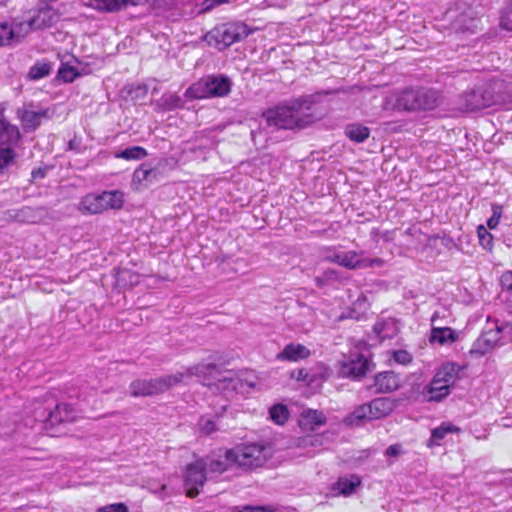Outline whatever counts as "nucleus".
Here are the masks:
<instances>
[{
  "label": "nucleus",
  "mask_w": 512,
  "mask_h": 512,
  "mask_svg": "<svg viewBox=\"0 0 512 512\" xmlns=\"http://www.w3.org/2000/svg\"><path fill=\"white\" fill-rule=\"evenodd\" d=\"M235 466L242 470H254L262 467L272 456L270 446L259 443L241 444L232 448Z\"/></svg>",
  "instance_id": "nucleus-3"
},
{
  "label": "nucleus",
  "mask_w": 512,
  "mask_h": 512,
  "mask_svg": "<svg viewBox=\"0 0 512 512\" xmlns=\"http://www.w3.org/2000/svg\"><path fill=\"white\" fill-rule=\"evenodd\" d=\"M403 453H404V450H403L402 445L399 444V443H396V444L390 445L385 450L384 454H385L386 457H389V458H397L400 455H402Z\"/></svg>",
  "instance_id": "nucleus-42"
},
{
  "label": "nucleus",
  "mask_w": 512,
  "mask_h": 512,
  "mask_svg": "<svg viewBox=\"0 0 512 512\" xmlns=\"http://www.w3.org/2000/svg\"><path fill=\"white\" fill-rule=\"evenodd\" d=\"M450 392V387L448 384L443 382L435 383V378L433 377L432 381L427 387V393L429 400L440 401L444 397H446Z\"/></svg>",
  "instance_id": "nucleus-30"
},
{
  "label": "nucleus",
  "mask_w": 512,
  "mask_h": 512,
  "mask_svg": "<svg viewBox=\"0 0 512 512\" xmlns=\"http://www.w3.org/2000/svg\"><path fill=\"white\" fill-rule=\"evenodd\" d=\"M374 332L377 334L380 340L391 338L395 332V326L391 322L378 321L374 325Z\"/></svg>",
  "instance_id": "nucleus-32"
},
{
  "label": "nucleus",
  "mask_w": 512,
  "mask_h": 512,
  "mask_svg": "<svg viewBox=\"0 0 512 512\" xmlns=\"http://www.w3.org/2000/svg\"><path fill=\"white\" fill-rule=\"evenodd\" d=\"M368 368V361L362 355H355L348 360L342 361L340 373L347 377H361L365 375Z\"/></svg>",
  "instance_id": "nucleus-16"
},
{
  "label": "nucleus",
  "mask_w": 512,
  "mask_h": 512,
  "mask_svg": "<svg viewBox=\"0 0 512 512\" xmlns=\"http://www.w3.org/2000/svg\"><path fill=\"white\" fill-rule=\"evenodd\" d=\"M311 355L309 348L300 343H289L277 354L280 361L297 362L308 358Z\"/></svg>",
  "instance_id": "nucleus-18"
},
{
  "label": "nucleus",
  "mask_w": 512,
  "mask_h": 512,
  "mask_svg": "<svg viewBox=\"0 0 512 512\" xmlns=\"http://www.w3.org/2000/svg\"><path fill=\"white\" fill-rule=\"evenodd\" d=\"M300 308H301V314H303L305 316H308L310 318L307 322L299 323V326L305 327L307 324H311L312 323L313 311L308 306H301Z\"/></svg>",
  "instance_id": "nucleus-48"
},
{
  "label": "nucleus",
  "mask_w": 512,
  "mask_h": 512,
  "mask_svg": "<svg viewBox=\"0 0 512 512\" xmlns=\"http://www.w3.org/2000/svg\"><path fill=\"white\" fill-rule=\"evenodd\" d=\"M70 148H74V145H72V142H69Z\"/></svg>",
  "instance_id": "nucleus-58"
},
{
  "label": "nucleus",
  "mask_w": 512,
  "mask_h": 512,
  "mask_svg": "<svg viewBox=\"0 0 512 512\" xmlns=\"http://www.w3.org/2000/svg\"><path fill=\"white\" fill-rule=\"evenodd\" d=\"M307 455H308L309 457H313V456L315 455V453H314V452H312V453H311V452H308V454H307Z\"/></svg>",
  "instance_id": "nucleus-57"
},
{
  "label": "nucleus",
  "mask_w": 512,
  "mask_h": 512,
  "mask_svg": "<svg viewBox=\"0 0 512 512\" xmlns=\"http://www.w3.org/2000/svg\"><path fill=\"white\" fill-rule=\"evenodd\" d=\"M436 93L425 89L407 88L396 94L395 107L399 110H426L437 105Z\"/></svg>",
  "instance_id": "nucleus-6"
},
{
  "label": "nucleus",
  "mask_w": 512,
  "mask_h": 512,
  "mask_svg": "<svg viewBox=\"0 0 512 512\" xmlns=\"http://www.w3.org/2000/svg\"><path fill=\"white\" fill-rule=\"evenodd\" d=\"M181 375H164L150 380H137L130 386V393L134 396H152L163 393L179 384Z\"/></svg>",
  "instance_id": "nucleus-8"
},
{
  "label": "nucleus",
  "mask_w": 512,
  "mask_h": 512,
  "mask_svg": "<svg viewBox=\"0 0 512 512\" xmlns=\"http://www.w3.org/2000/svg\"><path fill=\"white\" fill-rule=\"evenodd\" d=\"M46 176V170L42 167H39V168H36V169H33L32 172H31V177H32V180H36V179H43L45 178Z\"/></svg>",
  "instance_id": "nucleus-49"
},
{
  "label": "nucleus",
  "mask_w": 512,
  "mask_h": 512,
  "mask_svg": "<svg viewBox=\"0 0 512 512\" xmlns=\"http://www.w3.org/2000/svg\"><path fill=\"white\" fill-rule=\"evenodd\" d=\"M79 75L78 70L68 64H62L57 73V77L65 83L73 82Z\"/></svg>",
  "instance_id": "nucleus-35"
},
{
  "label": "nucleus",
  "mask_w": 512,
  "mask_h": 512,
  "mask_svg": "<svg viewBox=\"0 0 512 512\" xmlns=\"http://www.w3.org/2000/svg\"><path fill=\"white\" fill-rule=\"evenodd\" d=\"M17 117L25 131H34L40 126L41 120L48 117V112L47 110L31 111L19 108L17 110Z\"/></svg>",
  "instance_id": "nucleus-19"
},
{
  "label": "nucleus",
  "mask_w": 512,
  "mask_h": 512,
  "mask_svg": "<svg viewBox=\"0 0 512 512\" xmlns=\"http://www.w3.org/2000/svg\"><path fill=\"white\" fill-rule=\"evenodd\" d=\"M33 29L32 25H30V20L28 22H20L10 26V30H17V35H15V42H18L20 39L24 38L28 32Z\"/></svg>",
  "instance_id": "nucleus-38"
},
{
  "label": "nucleus",
  "mask_w": 512,
  "mask_h": 512,
  "mask_svg": "<svg viewBox=\"0 0 512 512\" xmlns=\"http://www.w3.org/2000/svg\"><path fill=\"white\" fill-rule=\"evenodd\" d=\"M502 327L495 321V326L485 330L474 342L471 353L485 355L492 351L500 339Z\"/></svg>",
  "instance_id": "nucleus-12"
},
{
  "label": "nucleus",
  "mask_w": 512,
  "mask_h": 512,
  "mask_svg": "<svg viewBox=\"0 0 512 512\" xmlns=\"http://www.w3.org/2000/svg\"><path fill=\"white\" fill-rule=\"evenodd\" d=\"M314 101L311 96H301L263 113L267 124L277 129L305 128L312 123L310 110Z\"/></svg>",
  "instance_id": "nucleus-1"
},
{
  "label": "nucleus",
  "mask_w": 512,
  "mask_h": 512,
  "mask_svg": "<svg viewBox=\"0 0 512 512\" xmlns=\"http://www.w3.org/2000/svg\"><path fill=\"white\" fill-rule=\"evenodd\" d=\"M477 235L481 246L485 249L490 250L492 248V234L483 225H480L477 228Z\"/></svg>",
  "instance_id": "nucleus-36"
},
{
  "label": "nucleus",
  "mask_w": 512,
  "mask_h": 512,
  "mask_svg": "<svg viewBox=\"0 0 512 512\" xmlns=\"http://www.w3.org/2000/svg\"><path fill=\"white\" fill-rule=\"evenodd\" d=\"M232 449L207 457L204 462L209 473H223L235 465L234 455L230 454Z\"/></svg>",
  "instance_id": "nucleus-15"
},
{
  "label": "nucleus",
  "mask_w": 512,
  "mask_h": 512,
  "mask_svg": "<svg viewBox=\"0 0 512 512\" xmlns=\"http://www.w3.org/2000/svg\"><path fill=\"white\" fill-rule=\"evenodd\" d=\"M337 265L344 267L349 270L366 269L374 266L375 264H381V260L378 258L370 259L364 257L363 251H341L337 258Z\"/></svg>",
  "instance_id": "nucleus-11"
},
{
  "label": "nucleus",
  "mask_w": 512,
  "mask_h": 512,
  "mask_svg": "<svg viewBox=\"0 0 512 512\" xmlns=\"http://www.w3.org/2000/svg\"><path fill=\"white\" fill-rule=\"evenodd\" d=\"M458 339V334L450 327H433L429 340L440 345L452 344Z\"/></svg>",
  "instance_id": "nucleus-25"
},
{
  "label": "nucleus",
  "mask_w": 512,
  "mask_h": 512,
  "mask_svg": "<svg viewBox=\"0 0 512 512\" xmlns=\"http://www.w3.org/2000/svg\"><path fill=\"white\" fill-rule=\"evenodd\" d=\"M393 359L402 365H406L412 361V356L406 350H397L393 353Z\"/></svg>",
  "instance_id": "nucleus-40"
},
{
  "label": "nucleus",
  "mask_w": 512,
  "mask_h": 512,
  "mask_svg": "<svg viewBox=\"0 0 512 512\" xmlns=\"http://www.w3.org/2000/svg\"><path fill=\"white\" fill-rule=\"evenodd\" d=\"M500 24L504 29L512 31V4L503 12Z\"/></svg>",
  "instance_id": "nucleus-39"
},
{
  "label": "nucleus",
  "mask_w": 512,
  "mask_h": 512,
  "mask_svg": "<svg viewBox=\"0 0 512 512\" xmlns=\"http://www.w3.org/2000/svg\"><path fill=\"white\" fill-rule=\"evenodd\" d=\"M462 106L467 111H476L491 106L494 101L492 95L482 88L474 89L462 96Z\"/></svg>",
  "instance_id": "nucleus-13"
},
{
  "label": "nucleus",
  "mask_w": 512,
  "mask_h": 512,
  "mask_svg": "<svg viewBox=\"0 0 512 512\" xmlns=\"http://www.w3.org/2000/svg\"><path fill=\"white\" fill-rule=\"evenodd\" d=\"M244 510L246 512H276V509L272 506H246Z\"/></svg>",
  "instance_id": "nucleus-47"
},
{
  "label": "nucleus",
  "mask_w": 512,
  "mask_h": 512,
  "mask_svg": "<svg viewBox=\"0 0 512 512\" xmlns=\"http://www.w3.org/2000/svg\"><path fill=\"white\" fill-rule=\"evenodd\" d=\"M144 148L139 146L130 147V159H141L146 156Z\"/></svg>",
  "instance_id": "nucleus-44"
},
{
  "label": "nucleus",
  "mask_w": 512,
  "mask_h": 512,
  "mask_svg": "<svg viewBox=\"0 0 512 512\" xmlns=\"http://www.w3.org/2000/svg\"><path fill=\"white\" fill-rule=\"evenodd\" d=\"M115 156L117 158H123V159L128 160V148H125L121 152L117 153Z\"/></svg>",
  "instance_id": "nucleus-54"
},
{
  "label": "nucleus",
  "mask_w": 512,
  "mask_h": 512,
  "mask_svg": "<svg viewBox=\"0 0 512 512\" xmlns=\"http://www.w3.org/2000/svg\"><path fill=\"white\" fill-rule=\"evenodd\" d=\"M148 174V170L138 169L134 172L133 177L134 179L141 180L142 178H146Z\"/></svg>",
  "instance_id": "nucleus-51"
},
{
  "label": "nucleus",
  "mask_w": 512,
  "mask_h": 512,
  "mask_svg": "<svg viewBox=\"0 0 512 512\" xmlns=\"http://www.w3.org/2000/svg\"><path fill=\"white\" fill-rule=\"evenodd\" d=\"M206 471L204 459H199L187 465L184 474V487L188 497L194 498L199 494V489L203 487L206 481Z\"/></svg>",
  "instance_id": "nucleus-9"
},
{
  "label": "nucleus",
  "mask_w": 512,
  "mask_h": 512,
  "mask_svg": "<svg viewBox=\"0 0 512 512\" xmlns=\"http://www.w3.org/2000/svg\"><path fill=\"white\" fill-rule=\"evenodd\" d=\"M307 441H309L311 447L317 448L323 446L324 437L323 435L307 436Z\"/></svg>",
  "instance_id": "nucleus-46"
},
{
  "label": "nucleus",
  "mask_w": 512,
  "mask_h": 512,
  "mask_svg": "<svg viewBox=\"0 0 512 512\" xmlns=\"http://www.w3.org/2000/svg\"><path fill=\"white\" fill-rule=\"evenodd\" d=\"M345 134L350 140L362 143L369 137L370 130L361 124H350L346 127Z\"/></svg>",
  "instance_id": "nucleus-29"
},
{
  "label": "nucleus",
  "mask_w": 512,
  "mask_h": 512,
  "mask_svg": "<svg viewBox=\"0 0 512 512\" xmlns=\"http://www.w3.org/2000/svg\"><path fill=\"white\" fill-rule=\"evenodd\" d=\"M15 35H17V30H10V25L6 22L0 23V47L15 42Z\"/></svg>",
  "instance_id": "nucleus-34"
},
{
  "label": "nucleus",
  "mask_w": 512,
  "mask_h": 512,
  "mask_svg": "<svg viewBox=\"0 0 512 512\" xmlns=\"http://www.w3.org/2000/svg\"><path fill=\"white\" fill-rule=\"evenodd\" d=\"M231 90V81L223 75H208L192 84L186 91V95L194 99H206L211 97H224Z\"/></svg>",
  "instance_id": "nucleus-5"
},
{
  "label": "nucleus",
  "mask_w": 512,
  "mask_h": 512,
  "mask_svg": "<svg viewBox=\"0 0 512 512\" xmlns=\"http://www.w3.org/2000/svg\"><path fill=\"white\" fill-rule=\"evenodd\" d=\"M21 139L19 128L9 121L0 123V147L13 148Z\"/></svg>",
  "instance_id": "nucleus-21"
},
{
  "label": "nucleus",
  "mask_w": 512,
  "mask_h": 512,
  "mask_svg": "<svg viewBox=\"0 0 512 512\" xmlns=\"http://www.w3.org/2000/svg\"><path fill=\"white\" fill-rule=\"evenodd\" d=\"M461 429L451 422H443L440 426L431 430V436L427 440V447L432 448L439 446L441 440H443L449 433H459Z\"/></svg>",
  "instance_id": "nucleus-24"
},
{
  "label": "nucleus",
  "mask_w": 512,
  "mask_h": 512,
  "mask_svg": "<svg viewBox=\"0 0 512 512\" xmlns=\"http://www.w3.org/2000/svg\"><path fill=\"white\" fill-rule=\"evenodd\" d=\"M4 113H5V107L2 104H0V123H4V122L8 121L5 118Z\"/></svg>",
  "instance_id": "nucleus-55"
},
{
  "label": "nucleus",
  "mask_w": 512,
  "mask_h": 512,
  "mask_svg": "<svg viewBox=\"0 0 512 512\" xmlns=\"http://www.w3.org/2000/svg\"><path fill=\"white\" fill-rule=\"evenodd\" d=\"M200 429L202 433L206 435H210L214 431H216V424L211 419H201L200 421Z\"/></svg>",
  "instance_id": "nucleus-43"
},
{
  "label": "nucleus",
  "mask_w": 512,
  "mask_h": 512,
  "mask_svg": "<svg viewBox=\"0 0 512 512\" xmlns=\"http://www.w3.org/2000/svg\"><path fill=\"white\" fill-rule=\"evenodd\" d=\"M15 152L11 147H0V175L5 174L7 169L15 161Z\"/></svg>",
  "instance_id": "nucleus-31"
},
{
  "label": "nucleus",
  "mask_w": 512,
  "mask_h": 512,
  "mask_svg": "<svg viewBox=\"0 0 512 512\" xmlns=\"http://www.w3.org/2000/svg\"><path fill=\"white\" fill-rule=\"evenodd\" d=\"M60 20V14L51 6H46L37 11L30 19L33 29H45L53 26Z\"/></svg>",
  "instance_id": "nucleus-17"
},
{
  "label": "nucleus",
  "mask_w": 512,
  "mask_h": 512,
  "mask_svg": "<svg viewBox=\"0 0 512 512\" xmlns=\"http://www.w3.org/2000/svg\"><path fill=\"white\" fill-rule=\"evenodd\" d=\"M174 375H181L179 383H181L184 379L191 378L193 376L206 379L208 376L219 375L215 385L218 390H222L225 394L230 391L244 393L247 392L246 388L254 387V383L249 382L247 379L241 378L233 371H226L223 373V375H221L220 371L214 363H198L194 366L186 367Z\"/></svg>",
  "instance_id": "nucleus-2"
},
{
  "label": "nucleus",
  "mask_w": 512,
  "mask_h": 512,
  "mask_svg": "<svg viewBox=\"0 0 512 512\" xmlns=\"http://www.w3.org/2000/svg\"><path fill=\"white\" fill-rule=\"evenodd\" d=\"M53 64L49 61H36L29 69L27 79L37 81L49 76L52 72Z\"/></svg>",
  "instance_id": "nucleus-28"
},
{
  "label": "nucleus",
  "mask_w": 512,
  "mask_h": 512,
  "mask_svg": "<svg viewBox=\"0 0 512 512\" xmlns=\"http://www.w3.org/2000/svg\"><path fill=\"white\" fill-rule=\"evenodd\" d=\"M288 416V409L285 405L277 404L270 409V418L276 424H284L287 421Z\"/></svg>",
  "instance_id": "nucleus-33"
},
{
  "label": "nucleus",
  "mask_w": 512,
  "mask_h": 512,
  "mask_svg": "<svg viewBox=\"0 0 512 512\" xmlns=\"http://www.w3.org/2000/svg\"><path fill=\"white\" fill-rule=\"evenodd\" d=\"M124 202V193L118 190L89 193L81 198L78 210L84 215L100 214L108 209H119Z\"/></svg>",
  "instance_id": "nucleus-4"
},
{
  "label": "nucleus",
  "mask_w": 512,
  "mask_h": 512,
  "mask_svg": "<svg viewBox=\"0 0 512 512\" xmlns=\"http://www.w3.org/2000/svg\"><path fill=\"white\" fill-rule=\"evenodd\" d=\"M96 512H128V507L124 503H114L100 507Z\"/></svg>",
  "instance_id": "nucleus-41"
},
{
  "label": "nucleus",
  "mask_w": 512,
  "mask_h": 512,
  "mask_svg": "<svg viewBox=\"0 0 512 512\" xmlns=\"http://www.w3.org/2000/svg\"><path fill=\"white\" fill-rule=\"evenodd\" d=\"M500 220V214H497L496 211H494L493 215L487 220V226L490 229H494L499 224Z\"/></svg>",
  "instance_id": "nucleus-50"
},
{
  "label": "nucleus",
  "mask_w": 512,
  "mask_h": 512,
  "mask_svg": "<svg viewBox=\"0 0 512 512\" xmlns=\"http://www.w3.org/2000/svg\"><path fill=\"white\" fill-rule=\"evenodd\" d=\"M303 373H304V371H303V370H300V371H299L298 379H300V378H303V379H304V378L306 377V375L304 376V375H303Z\"/></svg>",
  "instance_id": "nucleus-56"
},
{
  "label": "nucleus",
  "mask_w": 512,
  "mask_h": 512,
  "mask_svg": "<svg viewBox=\"0 0 512 512\" xmlns=\"http://www.w3.org/2000/svg\"><path fill=\"white\" fill-rule=\"evenodd\" d=\"M375 386L380 392H392L399 388L400 378L392 371H385L376 375Z\"/></svg>",
  "instance_id": "nucleus-22"
},
{
  "label": "nucleus",
  "mask_w": 512,
  "mask_h": 512,
  "mask_svg": "<svg viewBox=\"0 0 512 512\" xmlns=\"http://www.w3.org/2000/svg\"><path fill=\"white\" fill-rule=\"evenodd\" d=\"M325 276L328 278V279H334L336 276H337V271L334 270V269H328L326 272H325Z\"/></svg>",
  "instance_id": "nucleus-53"
},
{
  "label": "nucleus",
  "mask_w": 512,
  "mask_h": 512,
  "mask_svg": "<svg viewBox=\"0 0 512 512\" xmlns=\"http://www.w3.org/2000/svg\"><path fill=\"white\" fill-rule=\"evenodd\" d=\"M460 367L455 363L448 362L443 364L434 375L435 383L443 382L451 387L459 378Z\"/></svg>",
  "instance_id": "nucleus-23"
},
{
  "label": "nucleus",
  "mask_w": 512,
  "mask_h": 512,
  "mask_svg": "<svg viewBox=\"0 0 512 512\" xmlns=\"http://www.w3.org/2000/svg\"><path fill=\"white\" fill-rule=\"evenodd\" d=\"M298 447H301V448L311 447L309 441H307V436L303 437V438H300L298 440Z\"/></svg>",
  "instance_id": "nucleus-52"
},
{
  "label": "nucleus",
  "mask_w": 512,
  "mask_h": 512,
  "mask_svg": "<svg viewBox=\"0 0 512 512\" xmlns=\"http://www.w3.org/2000/svg\"><path fill=\"white\" fill-rule=\"evenodd\" d=\"M70 148H74V145H72V142H69Z\"/></svg>",
  "instance_id": "nucleus-59"
},
{
  "label": "nucleus",
  "mask_w": 512,
  "mask_h": 512,
  "mask_svg": "<svg viewBox=\"0 0 512 512\" xmlns=\"http://www.w3.org/2000/svg\"><path fill=\"white\" fill-rule=\"evenodd\" d=\"M340 252L333 246H326L320 249V256L324 261L337 264Z\"/></svg>",
  "instance_id": "nucleus-37"
},
{
  "label": "nucleus",
  "mask_w": 512,
  "mask_h": 512,
  "mask_svg": "<svg viewBox=\"0 0 512 512\" xmlns=\"http://www.w3.org/2000/svg\"><path fill=\"white\" fill-rule=\"evenodd\" d=\"M88 4L102 12H117L128 5V0H88Z\"/></svg>",
  "instance_id": "nucleus-27"
},
{
  "label": "nucleus",
  "mask_w": 512,
  "mask_h": 512,
  "mask_svg": "<svg viewBox=\"0 0 512 512\" xmlns=\"http://www.w3.org/2000/svg\"><path fill=\"white\" fill-rule=\"evenodd\" d=\"M249 33L248 26L242 22L228 23L214 31L217 42L225 47L241 41Z\"/></svg>",
  "instance_id": "nucleus-10"
},
{
  "label": "nucleus",
  "mask_w": 512,
  "mask_h": 512,
  "mask_svg": "<svg viewBox=\"0 0 512 512\" xmlns=\"http://www.w3.org/2000/svg\"><path fill=\"white\" fill-rule=\"evenodd\" d=\"M501 284L504 288L512 290V271H506L502 274Z\"/></svg>",
  "instance_id": "nucleus-45"
},
{
  "label": "nucleus",
  "mask_w": 512,
  "mask_h": 512,
  "mask_svg": "<svg viewBox=\"0 0 512 512\" xmlns=\"http://www.w3.org/2000/svg\"><path fill=\"white\" fill-rule=\"evenodd\" d=\"M326 423V417L323 412L318 410L308 409L301 413L299 419V426L304 431H312L317 427Z\"/></svg>",
  "instance_id": "nucleus-20"
},
{
  "label": "nucleus",
  "mask_w": 512,
  "mask_h": 512,
  "mask_svg": "<svg viewBox=\"0 0 512 512\" xmlns=\"http://www.w3.org/2000/svg\"><path fill=\"white\" fill-rule=\"evenodd\" d=\"M76 417L77 412L70 404L60 403L53 410H49L47 416L42 421L46 427H53L57 424L72 422Z\"/></svg>",
  "instance_id": "nucleus-14"
},
{
  "label": "nucleus",
  "mask_w": 512,
  "mask_h": 512,
  "mask_svg": "<svg viewBox=\"0 0 512 512\" xmlns=\"http://www.w3.org/2000/svg\"><path fill=\"white\" fill-rule=\"evenodd\" d=\"M397 402L389 397L375 398L368 403L358 406L352 417L357 420L373 421L390 415L396 408Z\"/></svg>",
  "instance_id": "nucleus-7"
},
{
  "label": "nucleus",
  "mask_w": 512,
  "mask_h": 512,
  "mask_svg": "<svg viewBox=\"0 0 512 512\" xmlns=\"http://www.w3.org/2000/svg\"><path fill=\"white\" fill-rule=\"evenodd\" d=\"M360 484V478L355 475L341 477L334 483L333 491L338 495L349 496L355 492L356 488H358Z\"/></svg>",
  "instance_id": "nucleus-26"
}]
</instances>
